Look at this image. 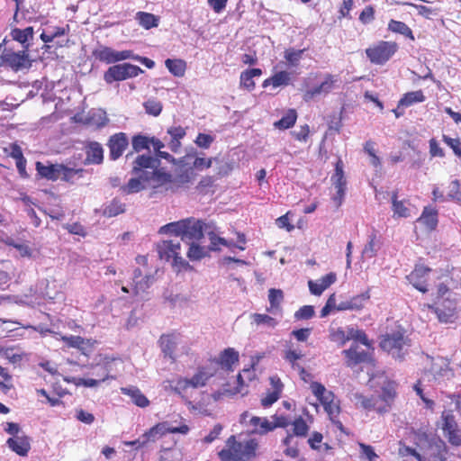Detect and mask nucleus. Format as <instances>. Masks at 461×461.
<instances>
[{"mask_svg":"<svg viewBox=\"0 0 461 461\" xmlns=\"http://www.w3.org/2000/svg\"><path fill=\"white\" fill-rule=\"evenodd\" d=\"M159 161L150 155H139L132 163L131 177L122 187L127 194L150 188L154 193L172 192V175L158 170Z\"/></svg>","mask_w":461,"mask_h":461,"instance_id":"nucleus-1","label":"nucleus"},{"mask_svg":"<svg viewBox=\"0 0 461 461\" xmlns=\"http://www.w3.org/2000/svg\"><path fill=\"white\" fill-rule=\"evenodd\" d=\"M398 384L395 381L385 379L377 397H366L361 393H354L353 401L357 408H362L366 411H374L379 414L388 412L397 398Z\"/></svg>","mask_w":461,"mask_h":461,"instance_id":"nucleus-2","label":"nucleus"},{"mask_svg":"<svg viewBox=\"0 0 461 461\" xmlns=\"http://www.w3.org/2000/svg\"><path fill=\"white\" fill-rule=\"evenodd\" d=\"M160 232L174 234L181 237L182 240L194 242L203 237V222L188 218L161 227Z\"/></svg>","mask_w":461,"mask_h":461,"instance_id":"nucleus-3","label":"nucleus"},{"mask_svg":"<svg viewBox=\"0 0 461 461\" xmlns=\"http://www.w3.org/2000/svg\"><path fill=\"white\" fill-rule=\"evenodd\" d=\"M181 245L179 241L163 240L157 244V251L161 259L173 260V267L180 271H192L194 267L180 256Z\"/></svg>","mask_w":461,"mask_h":461,"instance_id":"nucleus-4","label":"nucleus"},{"mask_svg":"<svg viewBox=\"0 0 461 461\" xmlns=\"http://www.w3.org/2000/svg\"><path fill=\"white\" fill-rule=\"evenodd\" d=\"M398 50L399 45L395 41H379L366 48L365 52L372 64L383 66L395 55Z\"/></svg>","mask_w":461,"mask_h":461,"instance_id":"nucleus-5","label":"nucleus"},{"mask_svg":"<svg viewBox=\"0 0 461 461\" xmlns=\"http://www.w3.org/2000/svg\"><path fill=\"white\" fill-rule=\"evenodd\" d=\"M432 310L439 322L454 323L458 318L457 301L456 298L446 297L441 301H435L433 304H428Z\"/></svg>","mask_w":461,"mask_h":461,"instance_id":"nucleus-6","label":"nucleus"},{"mask_svg":"<svg viewBox=\"0 0 461 461\" xmlns=\"http://www.w3.org/2000/svg\"><path fill=\"white\" fill-rule=\"evenodd\" d=\"M144 71L138 66L131 63H122L111 66L104 74V79L107 84L114 81H123L138 77Z\"/></svg>","mask_w":461,"mask_h":461,"instance_id":"nucleus-7","label":"nucleus"},{"mask_svg":"<svg viewBox=\"0 0 461 461\" xmlns=\"http://www.w3.org/2000/svg\"><path fill=\"white\" fill-rule=\"evenodd\" d=\"M190 429L186 424H183L179 427H171L167 421L158 422L146 431L142 436V444H146L149 441H155L158 438L163 437L167 433H180L185 435L189 432Z\"/></svg>","mask_w":461,"mask_h":461,"instance_id":"nucleus-8","label":"nucleus"},{"mask_svg":"<svg viewBox=\"0 0 461 461\" xmlns=\"http://www.w3.org/2000/svg\"><path fill=\"white\" fill-rule=\"evenodd\" d=\"M92 55L96 60L104 62L106 64L126 60L132 57L131 50L118 51L112 49L111 47L103 45L95 49L92 51Z\"/></svg>","mask_w":461,"mask_h":461,"instance_id":"nucleus-9","label":"nucleus"},{"mask_svg":"<svg viewBox=\"0 0 461 461\" xmlns=\"http://www.w3.org/2000/svg\"><path fill=\"white\" fill-rule=\"evenodd\" d=\"M338 81V76L326 74L323 81L320 85L304 91L303 99L308 103L314 100L319 95L330 94L335 88Z\"/></svg>","mask_w":461,"mask_h":461,"instance_id":"nucleus-10","label":"nucleus"},{"mask_svg":"<svg viewBox=\"0 0 461 461\" xmlns=\"http://www.w3.org/2000/svg\"><path fill=\"white\" fill-rule=\"evenodd\" d=\"M342 355L345 358V365L350 368H354L363 363L374 362L372 354L360 349L357 343H353L349 348L344 349Z\"/></svg>","mask_w":461,"mask_h":461,"instance_id":"nucleus-11","label":"nucleus"},{"mask_svg":"<svg viewBox=\"0 0 461 461\" xmlns=\"http://www.w3.org/2000/svg\"><path fill=\"white\" fill-rule=\"evenodd\" d=\"M431 271L430 267L423 264H416L406 278L414 288L422 294H426L429 291L428 276Z\"/></svg>","mask_w":461,"mask_h":461,"instance_id":"nucleus-12","label":"nucleus"},{"mask_svg":"<svg viewBox=\"0 0 461 461\" xmlns=\"http://www.w3.org/2000/svg\"><path fill=\"white\" fill-rule=\"evenodd\" d=\"M1 59L5 64L14 71L31 67L29 55L25 51L14 52L12 50L5 49Z\"/></svg>","mask_w":461,"mask_h":461,"instance_id":"nucleus-13","label":"nucleus"},{"mask_svg":"<svg viewBox=\"0 0 461 461\" xmlns=\"http://www.w3.org/2000/svg\"><path fill=\"white\" fill-rule=\"evenodd\" d=\"M321 403L332 423H334L341 432L346 433L342 422L339 420L340 413L339 401L336 398L334 393L328 392L327 396L324 397V400L321 401Z\"/></svg>","mask_w":461,"mask_h":461,"instance_id":"nucleus-14","label":"nucleus"},{"mask_svg":"<svg viewBox=\"0 0 461 461\" xmlns=\"http://www.w3.org/2000/svg\"><path fill=\"white\" fill-rule=\"evenodd\" d=\"M442 420V430L445 438L452 446H461V434L454 415L443 414Z\"/></svg>","mask_w":461,"mask_h":461,"instance_id":"nucleus-15","label":"nucleus"},{"mask_svg":"<svg viewBox=\"0 0 461 461\" xmlns=\"http://www.w3.org/2000/svg\"><path fill=\"white\" fill-rule=\"evenodd\" d=\"M129 145V140L124 132H117L110 136L107 141L109 157L112 160L120 158Z\"/></svg>","mask_w":461,"mask_h":461,"instance_id":"nucleus-16","label":"nucleus"},{"mask_svg":"<svg viewBox=\"0 0 461 461\" xmlns=\"http://www.w3.org/2000/svg\"><path fill=\"white\" fill-rule=\"evenodd\" d=\"M239 352L233 348H227L219 354L218 357H214L210 361L226 372H232L234 366L239 363Z\"/></svg>","mask_w":461,"mask_h":461,"instance_id":"nucleus-17","label":"nucleus"},{"mask_svg":"<svg viewBox=\"0 0 461 461\" xmlns=\"http://www.w3.org/2000/svg\"><path fill=\"white\" fill-rule=\"evenodd\" d=\"M406 338L404 332L396 330L392 333L385 334L380 341V346L383 349L393 352L401 351L406 344Z\"/></svg>","mask_w":461,"mask_h":461,"instance_id":"nucleus-18","label":"nucleus"},{"mask_svg":"<svg viewBox=\"0 0 461 461\" xmlns=\"http://www.w3.org/2000/svg\"><path fill=\"white\" fill-rule=\"evenodd\" d=\"M85 165H100L104 161V149L97 141H86L84 145Z\"/></svg>","mask_w":461,"mask_h":461,"instance_id":"nucleus-19","label":"nucleus"},{"mask_svg":"<svg viewBox=\"0 0 461 461\" xmlns=\"http://www.w3.org/2000/svg\"><path fill=\"white\" fill-rule=\"evenodd\" d=\"M292 433H288L286 437L283 439L284 445L291 444L294 437L297 438H306L309 434L310 426L306 422V420L302 417H296L292 422Z\"/></svg>","mask_w":461,"mask_h":461,"instance_id":"nucleus-20","label":"nucleus"},{"mask_svg":"<svg viewBox=\"0 0 461 461\" xmlns=\"http://www.w3.org/2000/svg\"><path fill=\"white\" fill-rule=\"evenodd\" d=\"M249 417V411H244L240 415V423L246 424L251 427V433L253 434H258V435H265L268 432L272 431V429H267L265 428V422L270 423V421L267 420V418H260L258 416H253L249 418V420L247 422V418Z\"/></svg>","mask_w":461,"mask_h":461,"instance_id":"nucleus-21","label":"nucleus"},{"mask_svg":"<svg viewBox=\"0 0 461 461\" xmlns=\"http://www.w3.org/2000/svg\"><path fill=\"white\" fill-rule=\"evenodd\" d=\"M427 230L433 231L437 229L438 224V211L433 206H425L422 210L420 216L417 219Z\"/></svg>","mask_w":461,"mask_h":461,"instance_id":"nucleus-22","label":"nucleus"},{"mask_svg":"<svg viewBox=\"0 0 461 461\" xmlns=\"http://www.w3.org/2000/svg\"><path fill=\"white\" fill-rule=\"evenodd\" d=\"M337 280L335 273L330 272L316 281L310 280L308 286L310 292L314 295H321L327 288H329Z\"/></svg>","mask_w":461,"mask_h":461,"instance_id":"nucleus-23","label":"nucleus"},{"mask_svg":"<svg viewBox=\"0 0 461 461\" xmlns=\"http://www.w3.org/2000/svg\"><path fill=\"white\" fill-rule=\"evenodd\" d=\"M262 73V69L258 68H249L242 71L240 76V87L249 92H252L256 87L254 77H260Z\"/></svg>","mask_w":461,"mask_h":461,"instance_id":"nucleus-24","label":"nucleus"},{"mask_svg":"<svg viewBox=\"0 0 461 461\" xmlns=\"http://www.w3.org/2000/svg\"><path fill=\"white\" fill-rule=\"evenodd\" d=\"M8 447L21 456H27L31 449L30 438L27 436H15L7 440Z\"/></svg>","mask_w":461,"mask_h":461,"instance_id":"nucleus-25","label":"nucleus"},{"mask_svg":"<svg viewBox=\"0 0 461 461\" xmlns=\"http://www.w3.org/2000/svg\"><path fill=\"white\" fill-rule=\"evenodd\" d=\"M167 134L170 136L168 147L174 153H178L181 149V140L185 136V129L181 126H172L167 129Z\"/></svg>","mask_w":461,"mask_h":461,"instance_id":"nucleus-26","label":"nucleus"},{"mask_svg":"<svg viewBox=\"0 0 461 461\" xmlns=\"http://www.w3.org/2000/svg\"><path fill=\"white\" fill-rule=\"evenodd\" d=\"M216 370L208 366H199L196 373L190 378L193 388L204 386L208 380L212 377Z\"/></svg>","mask_w":461,"mask_h":461,"instance_id":"nucleus-27","label":"nucleus"},{"mask_svg":"<svg viewBox=\"0 0 461 461\" xmlns=\"http://www.w3.org/2000/svg\"><path fill=\"white\" fill-rule=\"evenodd\" d=\"M432 453L429 455V461H447L448 447L441 438H434L429 443Z\"/></svg>","mask_w":461,"mask_h":461,"instance_id":"nucleus-28","label":"nucleus"},{"mask_svg":"<svg viewBox=\"0 0 461 461\" xmlns=\"http://www.w3.org/2000/svg\"><path fill=\"white\" fill-rule=\"evenodd\" d=\"M35 167L38 175L42 178L51 181H57L59 179L60 164H50L45 166L41 162L37 161Z\"/></svg>","mask_w":461,"mask_h":461,"instance_id":"nucleus-29","label":"nucleus"},{"mask_svg":"<svg viewBox=\"0 0 461 461\" xmlns=\"http://www.w3.org/2000/svg\"><path fill=\"white\" fill-rule=\"evenodd\" d=\"M391 200L393 217L408 218L411 216V211L408 207L409 202L407 200H398V193L396 191L392 193Z\"/></svg>","mask_w":461,"mask_h":461,"instance_id":"nucleus-30","label":"nucleus"},{"mask_svg":"<svg viewBox=\"0 0 461 461\" xmlns=\"http://www.w3.org/2000/svg\"><path fill=\"white\" fill-rule=\"evenodd\" d=\"M122 393L131 397L133 403L140 408H145L149 405V400L141 393L138 387H122Z\"/></svg>","mask_w":461,"mask_h":461,"instance_id":"nucleus-31","label":"nucleus"},{"mask_svg":"<svg viewBox=\"0 0 461 461\" xmlns=\"http://www.w3.org/2000/svg\"><path fill=\"white\" fill-rule=\"evenodd\" d=\"M165 357L175 360L174 352L176 348V339L174 334H163L158 340Z\"/></svg>","mask_w":461,"mask_h":461,"instance_id":"nucleus-32","label":"nucleus"},{"mask_svg":"<svg viewBox=\"0 0 461 461\" xmlns=\"http://www.w3.org/2000/svg\"><path fill=\"white\" fill-rule=\"evenodd\" d=\"M388 31L401 34L411 41H415L412 30L403 22L391 19L388 23Z\"/></svg>","mask_w":461,"mask_h":461,"instance_id":"nucleus-33","label":"nucleus"},{"mask_svg":"<svg viewBox=\"0 0 461 461\" xmlns=\"http://www.w3.org/2000/svg\"><path fill=\"white\" fill-rule=\"evenodd\" d=\"M331 182L335 188L347 189V180L344 174V164L341 158L335 163L334 174L331 176Z\"/></svg>","mask_w":461,"mask_h":461,"instance_id":"nucleus-34","label":"nucleus"},{"mask_svg":"<svg viewBox=\"0 0 461 461\" xmlns=\"http://www.w3.org/2000/svg\"><path fill=\"white\" fill-rule=\"evenodd\" d=\"M290 74L286 71H279L274 74L272 77L263 81L262 86L267 87L273 86V87H278L282 86H287L290 83Z\"/></svg>","mask_w":461,"mask_h":461,"instance_id":"nucleus-35","label":"nucleus"},{"mask_svg":"<svg viewBox=\"0 0 461 461\" xmlns=\"http://www.w3.org/2000/svg\"><path fill=\"white\" fill-rule=\"evenodd\" d=\"M165 66L168 71L175 77H182L186 70V62L182 59H167L165 60Z\"/></svg>","mask_w":461,"mask_h":461,"instance_id":"nucleus-36","label":"nucleus"},{"mask_svg":"<svg viewBox=\"0 0 461 461\" xmlns=\"http://www.w3.org/2000/svg\"><path fill=\"white\" fill-rule=\"evenodd\" d=\"M135 19L138 21L139 24L146 30L158 26V17L150 13L139 11L136 14Z\"/></svg>","mask_w":461,"mask_h":461,"instance_id":"nucleus-37","label":"nucleus"},{"mask_svg":"<svg viewBox=\"0 0 461 461\" xmlns=\"http://www.w3.org/2000/svg\"><path fill=\"white\" fill-rule=\"evenodd\" d=\"M194 176V171L192 168H185L181 171L176 176H172V187L173 192L177 191L179 188L185 186L191 182Z\"/></svg>","mask_w":461,"mask_h":461,"instance_id":"nucleus-38","label":"nucleus"},{"mask_svg":"<svg viewBox=\"0 0 461 461\" xmlns=\"http://www.w3.org/2000/svg\"><path fill=\"white\" fill-rule=\"evenodd\" d=\"M84 172L85 170L83 168H72L60 164L59 179L64 182L73 184L74 179L76 177H82Z\"/></svg>","mask_w":461,"mask_h":461,"instance_id":"nucleus-39","label":"nucleus"},{"mask_svg":"<svg viewBox=\"0 0 461 461\" xmlns=\"http://www.w3.org/2000/svg\"><path fill=\"white\" fill-rule=\"evenodd\" d=\"M426 99L422 90L408 92L399 100V106L409 107L417 103H422Z\"/></svg>","mask_w":461,"mask_h":461,"instance_id":"nucleus-40","label":"nucleus"},{"mask_svg":"<svg viewBox=\"0 0 461 461\" xmlns=\"http://www.w3.org/2000/svg\"><path fill=\"white\" fill-rule=\"evenodd\" d=\"M284 300V293L281 289L271 288L268 291V301L270 306L267 308L269 312L281 311V303Z\"/></svg>","mask_w":461,"mask_h":461,"instance_id":"nucleus-41","label":"nucleus"},{"mask_svg":"<svg viewBox=\"0 0 461 461\" xmlns=\"http://www.w3.org/2000/svg\"><path fill=\"white\" fill-rule=\"evenodd\" d=\"M297 120V112L295 109H289L286 113L278 121L274 122V126L279 130H287L295 124Z\"/></svg>","mask_w":461,"mask_h":461,"instance_id":"nucleus-42","label":"nucleus"},{"mask_svg":"<svg viewBox=\"0 0 461 461\" xmlns=\"http://www.w3.org/2000/svg\"><path fill=\"white\" fill-rule=\"evenodd\" d=\"M125 211V205L120 200L114 198L103 207V215L105 217H115Z\"/></svg>","mask_w":461,"mask_h":461,"instance_id":"nucleus-43","label":"nucleus"},{"mask_svg":"<svg viewBox=\"0 0 461 461\" xmlns=\"http://www.w3.org/2000/svg\"><path fill=\"white\" fill-rule=\"evenodd\" d=\"M303 357V354L301 351L293 349L291 348H287L284 352V359L291 364L293 368H299L301 372V376L303 379H305L303 375L306 374V371L303 367H301L296 362Z\"/></svg>","mask_w":461,"mask_h":461,"instance_id":"nucleus-44","label":"nucleus"},{"mask_svg":"<svg viewBox=\"0 0 461 461\" xmlns=\"http://www.w3.org/2000/svg\"><path fill=\"white\" fill-rule=\"evenodd\" d=\"M103 372L101 375H98V379L94 378H81L79 384L85 387H95L97 386L100 383L104 382L108 379H115V376L109 375V368L106 365L102 366Z\"/></svg>","mask_w":461,"mask_h":461,"instance_id":"nucleus-45","label":"nucleus"},{"mask_svg":"<svg viewBox=\"0 0 461 461\" xmlns=\"http://www.w3.org/2000/svg\"><path fill=\"white\" fill-rule=\"evenodd\" d=\"M33 27L29 26L25 29L14 28L12 29L10 35L13 40L20 42L21 44H25L33 38Z\"/></svg>","mask_w":461,"mask_h":461,"instance_id":"nucleus-46","label":"nucleus"},{"mask_svg":"<svg viewBox=\"0 0 461 461\" xmlns=\"http://www.w3.org/2000/svg\"><path fill=\"white\" fill-rule=\"evenodd\" d=\"M379 242L380 238L377 235V231L374 230L369 235V240L363 249V254L369 258L375 257L379 249Z\"/></svg>","mask_w":461,"mask_h":461,"instance_id":"nucleus-47","label":"nucleus"},{"mask_svg":"<svg viewBox=\"0 0 461 461\" xmlns=\"http://www.w3.org/2000/svg\"><path fill=\"white\" fill-rule=\"evenodd\" d=\"M154 276L149 274H146L144 276L139 278L138 280L133 279L132 282V290L135 295L140 294V293L146 292L151 284L153 283Z\"/></svg>","mask_w":461,"mask_h":461,"instance_id":"nucleus-48","label":"nucleus"},{"mask_svg":"<svg viewBox=\"0 0 461 461\" xmlns=\"http://www.w3.org/2000/svg\"><path fill=\"white\" fill-rule=\"evenodd\" d=\"M455 376V372L449 362H445L434 371V377L438 382L449 381Z\"/></svg>","mask_w":461,"mask_h":461,"instance_id":"nucleus-49","label":"nucleus"},{"mask_svg":"<svg viewBox=\"0 0 461 461\" xmlns=\"http://www.w3.org/2000/svg\"><path fill=\"white\" fill-rule=\"evenodd\" d=\"M131 146L135 152L149 149L150 137L142 134L134 135L131 139Z\"/></svg>","mask_w":461,"mask_h":461,"instance_id":"nucleus-50","label":"nucleus"},{"mask_svg":"<svg viewBox=\"0 0 461 461\" xmlns=\"http://www.w3.org/2000/svg\"><path fill=\"white\" fill-rule=\"evenodd\" d=\"M251 319L253 322L259 326V325H266L269 328H276L278 324V321H276L275 318L268 314L265 313H253L251 315Z\"/></svg>","mask_w":461,"mask_h":461,"instance_id":"nucleus-51","label":"nucleus"},{"mask_svg":"<svg viewBox=\"0 0 461 461\" xmlns=\"http://www.w3.org/2000/svg\"><path fill=\"white\" fill-rule=\"evenodd\" d=\"M330 339L339 346H343L350 339V333L347 334L342 328L330 329Z\"/></svg>","mask_w":461,"mask_h":461,"instance_id":"nucleus-52","label":"nucleus"},{"mask_svg":"<svg viewBox=\"0 0 461 461\" xmlns=\"http://www.w3.org/2000/svg\"><path fill=\"white\" fill-rule=\"evenodd\" d=\"M369 299H370V294H369L368 291L351 297L348 300L351 311L362 310Z\"/></svg>","mask_w":461,"mask_h":461,"instance_id":"nucleus-53","label":"nucleus"},{"mask_svg":"<svg viewBox=\"0 0 461 461\" xmlns=\"http://www.w3.org/2000/svg\"><path fill=\"white\" fill-rule=\"evenodd\" d=\"M207 254V251L204 247H201L194 242H191L189 249L187 251V257L190 260H201Z\"/></svg>","mask_w":461,"mask_h":461,"instance_id":"nucleus-54","label":"nucleus"},{"mask_svg":"<svg viewBox=\"0 0 461 461\" xmlns=\"http://www.w3.org/2000/svg\"><path fill=\"white\" fill-rule=\"evenodd\" d=\"M273 422L270 421V423L265 422V428L267 429L275 430L276 428H286L288 425L291 424L290 420L288 417L285 415H274L273 417Z\"/></svg>","mask_w":461,"mask_h":461,"instance_id":"nucleus-55","label":"nucleus"},{"mask_svg":"<svg viewBox=\"0 0 461 461\" xmlns=\"http://www.w3.org/2000/svg\"><path fill=\"white\" fill-rule=\"evenodd\" d=\"M442 140L452 149L454 154L461 158V140L458 138H451L446 134L442 135Z\"/></svg>","mask_w":461,"mask_h":461,"instance_id":"nucleus-56","label":"nucleus"},{"mask_svg":"<svg viewBox=\"0 0 461 461\" xmlns=\"http://www.w3.org/2000/svg\"><path fill=\"white\" fill-rule=\"evenodd\" d=\"M143 105L146 113L153 116L159 115L162 111V104L155 99H149Z\"/></svg>","mask_w":461,"mask_h":461,"instance_id":"nucleus-57","label":"nucleus"},{"mask_svg":"<svg viewBox=\"0 0 461 461\" xmlns=\"http://www.w3.org/2000/svg\"><path fill=\"white\" fill-rule=\"evenodd\" d=\"M314 313L313 306L304 305L295 312L294 318L297 320H310L314 316Z\"/></svg>","mask_w":461,"mask_h":461,"instance_id":"nucleus-58","label":"nucleus"},{"mask_svg":"<svg viewBox=\"0 0 461 461\" xmlns=\"http://www.w3.org/2000/svg\"><path fill=\"white\" fill-rule=\"evenodd\" d=\"M358 446L361 456H365L368 461H375L378 458V456L372 446L365 443H359Z\"/></svg>","mask_w":461,"mask_h":461,"instance_id":"nucleus-59","label":"nucleus"},{"mask_svg":"<svg viewBox=\"0 0 461 461\" xmlns=\"http://www.w3.org/2000/svg\"><path fill=\"white\" fill-rule=\"evenodd\" d=\"M62 341L70 348H80L85 344V340L80 336H64Z\"/></svg>","mask_w":461,"mask_h":461,"instance_id":"nucleus-60","label":"nucleus"},{"mask_svg":"<svg viewBox=\"0 0 461 461\" xmlns=\"http://www.w3.org/2000/svg\"><path fill=\"white\" fill-rule=\"evenodd\" d=\"M429 147L430 157H432V158H444L445 157V151L439 146V144L436 139L432 138L429 140Z\"/></svg>","mask_w":461,"mask_h":461,"instance_id":"nucleus-61","label":"nucleus"},{"mask_svg":"<svg viewBox=\"0 0 461 461\" xmlns=\"http://www.w3.org/2000/svg\"><path fill=\"white\" fill-rule=\"evenodd\" d=\"M375 19V8L372 5L366 6L359 14V21L363 24H368Z\"/></svg>","mask_w":461,"mask_h":461,"instance_id":"nucleus-62","label":"nucleus"},{"mask_svg":"<svg viewBox=\"0 0 461 461\" xmlns=\"http://www.w3.org/2000/svg\"><path fill=\"white\" fill-rule=\"evenodd\" d=\"M214 139L212 136L205 133H199L194 140L195 144L203 149H208L213 142Z\"/></svg>","mask_w":461,"mask_h":461,"instance_id":"nucleus-63","label":"nucleus"},{"mask_svg":"<svg viewBox=\"0 0 461 461\" xmlns=\"http://www.w3.org/2000/svg\"><path fill=\"white\" fill-rule=\"evenodd\" d=\"M312 393L318 398L320 402L324 400L327 396L328 392L323 384L318 382H313L311 385Z\"/></svg>","mask_w":461,"mask_h":461,"instance_id":"nucleus-64","label":"nucleus"}]
</instances>
